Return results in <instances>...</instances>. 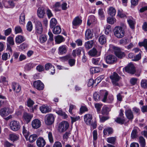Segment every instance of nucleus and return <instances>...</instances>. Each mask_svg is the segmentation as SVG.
<instances>
[{"label": "nucleus", "mask_w": 147, "mask_h": 147, "mask_svg": "<svg viewBox=\"0 0 147 147\" xmlns=\"http://www.w3.org/2000/svg\"><path fill=\"white\" fill-rule=\"evenodd\" d=\"M115 35L118 38H121L124 35V31L123 28L119 26L116 27L114 30Z\"/></svg>", "instance_id": "obj_1"}, {"label": "nucleus", "mask_w": 147, "mask_h": 147, "mask_svg": "<svg viewBox=\"0 0 147 147\" xmlns=\"http://www.w3.org/2000/svg\"><path fill=\"white\" fill-rule=\"evenodd\" d=\"M10 126L11 129L14 131H18L21 127L20 123L16 121H11L10 123Z\"/></svg>", "instance_id": "obj_2"}, {"label": "nucleus", "mask_w": 147, "mask_h": 147, "mask_svg": "<svg viewBox=\"0 0 147 147\" xmlns=\"http://www.w3.org/2000/svg\"><path fill=\"white\" fill-rule=\"evenodd\" d=\"M123 71H125L128 73L134 74L136 72L135 67L132 63L129 64L126 67L123 68Z\"/></svg>", "instance_id": "obj_3"}, {"label": "nucleus", "mask_w": 147, "mask_h": 147, "mask_svg": "<svg viewBox=\"0 0 147 147\" xmlns=\"http://www.w3.org/2000/svg\"><path fill=\"white\" fill-rule=\"evenodd\" d=\"M110 78L112 80L113 84L115 86H118V82L120 79V78L118 74L115 72H114L113 74L110 76Z\"/></svg>", "instance_id": "obj_4"}, {"label": "nucleus", "mask_w": 147, "mask_h": 147, "mask_svg": "<svg viewBox=\"0 0 147 147\" xmlns=\"http://www.w3.org/2000/svg\"><path fill=\"white\" fill-rule=\"evenodd\" d=\"M54 117L53 115L52 114L47 115L45 117V123L47 125H51L54 122Z\"/></svg>", "instance_id": "obj_5"}, {"label": "nucleus", "mask_w": 147, "mask_h": 147, "mask_svg": "<svg viewBox=\"0 0 147 147\" xmlns=\"http://www.w3.org/2000/svg\"><path fill=\"white\" fill-rule=\"evenodd\" d=\"M43 31L42 25L41 22L37 20L35 22V33L37 35L41 34Z\"/></svg>", "instance_id": "obj_6"}, {"label": "nucleus", "mask_w": 147, "mask_h": 147, "mask_svg": "<svg viewBox=\"0 0 147 147\" xmlns=\"http://www.w3.org/2000/svg\"><path fill=\"white\" fill-rule=\"evenodd\" d=\"M69 124L67 122L63 121L59 124L58 130L60 132H63L66 130L68 128Z\"/></svg>", "instance_id": "obj_7"}, {"label": "nucleus", "mask_w": 147, "mask_h": 147, "mask_svg": "<svg viewBox=\"0 0 147 147\" xmlns=\"http://www.w3.org/2000/svg\"><path fill=\"white\" fill-rule=\"evenodd\" d=\"M33 86L39 90H43L44 88V85L40 80L34 81L33 83Z\"/></svg>", "instance_id": "obj_8"}, {"label": "nucleus", "mask_w": 147, "mask_h": 147, "mask_svg": "<svg viewBox=\"0 0 147 147\" xmlns=\"http://www.w3.org/2000/svg\"><path fill=\"white\" fill-rule=\"evenodd\" d=\"M117 61L116 57L113 55H110L107 56L106 59V63L109 64H111Z\"/></svg>", "instance_id": "obj_9"}, {"label": "nucleus", "mask_w": 147, "mask_h": 147, "mask_svg": "<svg viewBox=\"0 0 147 147\" xmlns=\"http://www.w3.org/2000/svg\"><path fill=\"white\" fill-rule=\"evenodd\" d=\"M40 110L43 113H46L51 111V107L47 105H43L40 107Z\"/></svg>", "instance_id": "obj_10"}, {"label": "nucleus", "mask_w": 147, "mask_h": 147, "mask_svg": "<svg viewBox=\"0 0 147 147\" xmlns=\"http://www.w3.org/2000/svg\"><path fill=\"white\" fill-rule=\"evenodd\" d=\"M92 115L90 114H86L84 116V120L88 125L91 124L92 121Z\"/></svg>", "instance_id": "obj_11"}, {"label": "nucleus", "mask_w": 147, "mask_h": 147, "mask_svg": "<svg viewBox=\"0 0 147 147\" xmlns=\"http://www.w3.org/2000/svg\"><path fill=\"white\" fill-rule=\"evenodd\" d=\"M100 100L104 102H106V99L108 94V92L107 91L105 90H101L99 92Z\"/></svg>", "instance_id": "obj_12"}, {"label": "nucleus", "mask_w": 147, "mask_h": 147, "mask_svg": "<svg viewBox=\"0 0 147 147\" xmlns=\"http://www.w3.org/2000/svg\"><path fill=\"white\" fill-rule=\"evenodd\" d=\"M11 113L8 107H4L0 110V115L3 117H5Z\"/></svg>", "instance_id": "obj_13"}, {"label": "nucleus", "mask_w": 147, "mask_h": 147, "mask_svg": "<svg viewBox=\"0 0 147 147\" xmlns=\"http://www.w3.org/2000/svg\"><path fill=\"white\" fill-rule=\"evenodd\" d=\"M93 37V32L90 29H87L85 32V39L86 40L91 39Z\"/></svg>", "instance_id": "obj_14"}, {"label": "nucleus", "mask_w": 147, "mask_h": 147, "mask_svg": "<svg viewBox=\"0 0 147 147\" xmlns=\"http://www.w3.org/2000/svg\"><path fill=\"white\" fill-rule=\"evenodd\" d=\"M41 125V122L40 120L37 119H35L33 120L32 122V127L34 129H36L40 127Z\"/></svg>", "instance_id": "obj_15"}, {"label": "nucleus", "mask_w": 147, "mask_h": 147, "mask_svg": "<svg viewBox=\"0 0 147 147\" xmlns=\"http://www.w3.org/2000/svg\"><path fill=\"white\" fill-rule=\"evenodd\" d=\"M125 113L127 119L130 121H132L134 118V115L131 110L130 109L126 110Z\"/></svg>", "instance_id": "obj_16"}, {"label": "nucleus", "mask_w": 147, "mask_h": 147, "mask_svg": "<svg viewBox=\"0 0 147 147\" xmlns=\"http://www.w3.org/2000/svg\"><path fill=\"white\" fill-rule=\"evenodd\" d=\"M12 88L13 90L16 93L19 92L21 89V87L18 83L13 82L12 84Z\"/></svg>", "instance_id": "obj_17"}, {"label": "nucleus", "mask_w": 147, "mask_h": 147, "mask_svg": "<svg viewBox=\"0 0 147 147\" xmlns=\"http://www.w3.org/2000/svg\"><path fill=\"white\" fill-rule=\"evenodd\" d=\"M67 49V47L66 45H62L59 47V53L61 55L65 54L66 53Z\"/></svg>", "instance_id": "obj_18"}, {"label": "nucleus", "mask_w": 147, "mask_h": 147, "mask_svg": "<svg viewBox=\"0 0 147 147\" xmlns=\"http://www.w3.org/2000/svg\"><path fill=\"white\" fill-rule=\"evenodd\" d=\"M82 51L84 53V50L82 48L80 47L77 49L73 51L72 55L74 57H76V54L77 55H80Z\"/></svg>", "instance_id": "obj_19"}, {"label": "nucleus", "mask_w": 147, "mask_h": 147, "mask_svg": "<svg viewBox=\"0 0 147 147\" xmlns=\"http://www.w3.org/2000/svg\"><path fill=\"white\" fill-rule=\"evenodd\" d=\"M36 144L39 147H43L45 145L46 142L44 139L41 138H38L36 142Z\"/></svg>", "instance_id": "obj_20"}, {"label": "nucleus", "mask_w": 147, "mask_h": 147, "mask_svg": "<svg viewBox=\"0 0 147 147\" xmlns=\"http://www.w3.org/2000/svg\"><path fill=\"white\" fill-rule=\"evenodd\" d=\"M82 22V20L79 17H77L74 19L72 23L73 26H79L81 24Z\"/></svg>", "instance_id": "obj_21"}, {"label": "nucleus", "mask_w": 147, "mask_h": 147, "mask_svg": "<svg viewBox=\"0 0 147 147\" xmlns=\"http://www.w3.org/2000/svg\"><path fill=\"white\" fill-rule=\"evenodd\" d=\"M45 14V10L42 7H39L37 10V15L40 18H44Z\"/></svg>", "instance_id": "obj_22"}, {"label": "nucleus", "mask_w": 147, "mask_h": 147, "mask_svg": "<svg viewBox=\"0 0 147 147\" xmlns=\"http://www.w3.org/2000/svg\"><path fill=\"white\" fill-rule=\"evenodd\" d=\"M15 40L16 43L19 44L24 41L25 38L22 36L18 35L16 37Z\"/></svg>", "instance_id": "obj_23"}, {"label": "nucleus", "mask_w": 147, "mask_h": 147, "mask_svg": "<svg viewBox=\"0 0 147 147\" xmlns=\"http://www.w3.org/2000/svg\"><path fill=\"white\" fill-rule=\"evenodd\" d=\"M117 51H115V54L119 58L121 59L125 56V54L123 52L119 50V48H116Z\"/></svg>", "instance_id": "obj_24"}, {"label": "nucleus", "mask_w": 147, "mask_h": 147, "mask_svg": "<svg viewBox=\"0 0 147 147\" xmlns=\"http://www.w3.org/2000/svg\"><path fill=\"white\" fill-rule=\"evenodd\" d=\"M32 117L31 115L26 113H24L23 116L24 120L27 123H28L30 121Z\"/></svg>", "instance_id": "obj_25"}, {"label": "nucleus", "mask_w": 147, "mask_h": 147, "mask_svg": "<svg viewBox=\"0 0 147 147\" xmlns=\"http://www.w3.org/2000/svg\"><path fill=\"white\" fill-rule=\"evenodd\" d=\"M45 68L46 70H48L50 69H52L53 70V71H51V73L52 75L53 74L55 73V69L54 67L51 63H46L45 65Z\"/></svg>", "instance_id": "obj_26"}, {"label": "nucleus", "mask_w": 147, "mask_h": 147, "mask_svg": "<svg viewBox=\"0 0 147 147\" xmlns=\"http://www.w3.org/2000/svg\"><path fill=\"white\" fill-rule=\"evenodd\" d=\"M95 21V17L94 16H90L88 18L87 25L90 26L91 24L94 23Z\"/></svg>", "instance_id": "obj_27"}, {"label": "nucleus", "mask_w": 147, "mask_h": 147, "mask_svg": "<svg viewBox=\"0 0 147 147\" xmlns=\"http://www.w3.org/2000/svg\"><path fill=\"white\" fill-rule=\"evenodd\" d=\"M65 40V38L62 36L60 35L57 36L55 39V42L58 44L64 42Z\"/></svg>", "instance_id": "obj_28"}, {"label": "nucleus", "mask_w": 147, "mask_h": 147, "mask_svg": "<svg viewBox=\"0 0 147 147\" xmlns=\"http://www.w3.org/2000/svg\"><path fill=\"white\" fill-rule=\"evenodd\" d=\"M7 47L12 46L14 44L13 38L11 36H9L7 38Z\"/></svg>", "instance_id": "obj_29"}, {"label": "nucleus", "mask_w": 147, "mask_h": 147, "mask_svg": "<svg viewBox=\"0 0 147 147\" xmlns=\"http://www.w3.org/2000/svg\"><path fill=\"white\" fill-rule=\"evenodd\" d=\"M88 54L92 56H98L100 55L98 53L97 51L94 48H93L90 51L88 52Z\"/></svg>", "instance_id": "obj_30"}, {"label": "nucleus", "mask_w": 147, "mask_h": 147, "mask_svg": "<svg viewBox=\"0 0 147 147\" xmlns=\"http://www.w3.org/2000/svg\"><path fill=\"white\" fill-rule=\"evenodd\" d=\"M56 113L59 115L64 116L65 118L67 117V115L63 112L61 109L59 108H57L55 110Z\"/></svg>", "instance_id": "obj_31"}, {"label": "nucleus", "mask_w": 147, "mask_h": 147, "mask_svg": "<svg viewBox=\"0 0 147 147\" xmlns=\"http://www.w3.org/2000/svg\"><path fill=\"white\" fill-rule=\"evenodd\" d=\"M35 66L34 64L32 63H29L26 64L24 67L25 70L26 71H29Z\"/></svg>", "instance_id": "obj_32"}, {"label": "nucleus", "mask_w": 147, "mask_h": 147, "mask_svg": "<svg viewBox=\"0 0 147 147\" xmlns=\"http://www.w3.org/2000/svg\"><path fill=\"white\" fill-rule=\"evenodd\" d=\"M98 40L100 44L103 45L106 43V38L105 35H102L99 36Z\"/></svg>", "instance_id": "obj_33"}, {"label": "nucleus", "mask_w": 147, "mask_h": 147, "mask_svg": "<svg viewBox=\"0 0 147 147\" xmlns=\"http://www.w3.org/2000/svg\"><path fill=\"white\" fill-rule=\"evenodd\" d=\"M101 69L99 67H94L90 68V71L92 74L98 73L100 72Z\"/></svg>", "instance_id": "obj_34"}, {"label": "nucleus", "mask_w": 147, "mask_h": 147, "mask_svg": "<svg viewBox=\"0 0 147 147\" xmlns=\"http://www.w3.org/2000/svg\"><path fill=\"white\" fill-rule=\"evenodd\" d=\"M94 43L93 40H89L85 44V46L86 48L88 49L91 48Z\"/></svg>", "instance_id": "obj_35"}, {"label": "nucleus", "mask_w": 147, "mask_h": 147, "mask_svg": "<svg viewBox=\"0 0 147 147\" xmlns=\"http://www.w3.org/2000/svg\"><path fill=\"white\" fill-rule=\"evenodd\" d=\"M19 135L14 134H11L9 135L10 140L13 142L16 141L18 139Z\"/></svg>", "instance_id": "obj_36"}, {"label": "nucleus", "mask_w": 147, "mask_h": 147, "mask_svg": "<svg viewBox=\"0 0 147 147\" xmlns=\"http://www.w3.org/2000/svg\"><path fill=\"white\" fill-rule=\"evenodd\" d=\"M53 31L54 34H58L61 32V29L59 26H57L53 29Z\"/></svg>", "instance_id": "obj_37"}, {"label": "nucleus", "mask_w": 147, "mask_h": 147, "mask_svg": "<svg viewBox=\"0 0 147 147\" xmlns=\"http://www.w3.org/2000/svg\"><path fill=\"white\" fill-rule=\"evenodd\" d=\"M116 11L114 8L113 7H110L109 9L108 14L112 16H115Z\"/></svg>", "instance_id": "obj_38"}, {"label": "nucleus", "mask_w": 147, "mask_h": 147, "mask_svg": "<svg viewBox=\"0 0 147 147\" xmlns=\"http://www.w3.org/2000/svg\"><path fill=\"white\" fill-rule=\"evenodd\" d=\"M116 140V137H111L107 138V142L113 145L115 144Z\"/></svg>", "instance_id": "obj_39"}, {"label": "nucleus", "mask_w": 147, "mask_h": 147, "mask_svg": "<svg viewBox=\"0 0 147 147\" xmlns=\"http://www.w3.org/2000/svg\"><path fill=\"white\" fill-rule=\"evenodd\" d=\"M22 130V133L24 135L25 138L26 139H27L29 135V133L24 126H23Z\"/></svg>", "instance_id": "obj_40"}, {"label": "nucleus", "mask_w": 147, "mask_h": 147, "mask_svg": "<svg viewBox=\"0 0 147 147\" xmlns=\"http://www.w3.org/2000/svg\"><path fill=\"white\" fill-rule=\"evenodd\" d=\"M125 118L118 117L115 119V121L117 123L122 124H123L125 121Z\"/></svg>", "instance_id": "obj_41"}, {"label": "nucleus", "mask_w": 147, "mask_h": 147, "mask_svg": "<svg viewBox=\"0 0 147 147\" xmlns=\"http://www.w3.org/2000/svg\"><path fill=\"white\" fill-rule=\"evenodd\" d=\"M103 132L105 135H107L108 134H111L113 132V130L111 128L108 127L105 129L103 130Z\"/></svg>", "instance_id": "obj_42"}, {"label": "nucleus", "mask_w": 147, "mask_h": 147, "mask_svg": "<svg viewBox=\"0 0 147 147\" xmlns=\"http://www.w3.org/2000/svg\"><path fill=\"white\" fill-rule=\"evenodd\" d=\"M25 15L23 13L21 14L19 22L20 24H24L25 23Z\"/></svg>", "instance_id": "obj_43"}, {"label": "nucleus", "mask_w": 147, "mask_h": 147, "mask_svg": "<svg viewBox=\"0 0 147 147\" xmlns=\"http://www.w3.org/2000/svg\"><path fill=\"white\" fill-rule=\"evenodd\" d=\"M138 136V132L137 130L135 129H133L131 134V138L134 139L136 138Z\"/></svg>", "instance_id": "obj_44"}, {"label": "nucleus", "mask_w": 147, "mask_h": 147, "mask_svg": "<svg viewBox=\"0 0 147 147\" xmlns=\"http://www.w3.org/2000/svg\"><path fill=\"white\" fill-rule=\"evenodd\" d=\"M27 30L29 32H31L33 29V25L32 22L30 21L28 22L26 25Z\"/></svg>", "instance_id": "obj_45"}, {"label": "nucleus", "mask_w": 147, "mask_h": 147, "mask_svg": "<svg viewBox=\"0 0 147 147\" xmlns=\"http://www.w3.org/2000/svg\"><path fill=\"white\" fill-rule=\"evenodd\" d=\"M140 84L142 87L145 89H147V80H142Z\"/></svg>", "instance_id": "obj_46"}, {"label": "nucleus", "mask_w": 147, "mask_h": 147, "mask_svg": "<svg viewBox=\"0 0 147 147\" xmlns=\"http://www.w3.org/2000/svg\"><path fill=\"white\" fill-rule=\"evenodd\" d=\"M57 23L56 20L55 18H52L50 20V27L51 28H53L55 26Z\"/></svg>", "instance_id": "obj_47"}, {"label": "nucleus", "mask_w": 147, "mask_h": 147, "mask_svg": "<svg viewBox=\"0 0 147 147\" xmlns=\"http://www.w3.org/2000/svg\"><path fill=\"white\" fill-rule=\"evenodd\" d=\"M116 20V19L115 18L111 17H108L107 19V23L111 24H114Z\"/></svg>", "instance_id": "obj_48"}, {"label": "nucleus", "mask_w": 147, "mask_h": 147, "mask_svg": "<svg viewBox=\"0 0 147 147\" xmlns=\"http://www.w3.org/2000/svg\"><path fill=\"white\" fill-rule=\"evenodd\" d=\"M127 22L130 27L132 29H133L135 24V21L133 20L129 19L127 20Z\"/></svg>", "instance_id": "obj_49"}, {"label": "nucleus", "mask_w": 147, "mask_h": 147, "mask_svg": "<svg viewBox=\"0 0 147 147\" xmlns=\"http://www.w3.org/2000/svg\"><path fill=\"white\" fill-rule=\"evenodd\" d=\"M139 46H144L146 50H147V39H145L143 42L139 43Z\"/></svg>", "instance_id": "obj_50"}, {"label": "nucleus", "mask_w": 147, "mask_h": 147, "mask_svg": "<svg viewBox=\"0 0 147 147\" xmlns=\"http://www.w3.org/2000/svg\"><path fill=\"white\" fill-rule=\"evenodd\" d=\"M36 135L34 134L30 135L29 138V140L30 142H33L37 138Z\"/></svg>", "instance_id": "obj_51"}, {"label": "nucleus", "mask_w": 147, "mask_h": 147, "mask_svg": "<svg viewBox=\"0 0 147 147\" xmlns=\"http://www.w3.org/2000/svg\"><path fill=\"white\" fill-rule=\"evenodd\" d=\"M93 98L95 101H99L100 100L99 92H95L93 94Z\"/></svg>", "instance_id": "obj_52"}, {"label": "nucleus", "mask_w": 147, "mask_h": 147, "mask_svg": "<svg viewBox=\"0 0 147 147\" xmlns=\"http://www.w3.org/2000/svg\"><path fill=\"white\" fill-rule=\"evenodd\" d=\"M139 142L141 146L142 147H144L145 145V141L144 138L142 136H140L139 138Z\"/></svg>", "instance_id": "obj_53"}, {"label": "nucleus", "mask_w": 147, "mask_h": 147, "mask_svg": "<svg viewBox=\"0 0 147 147\" xmlns=\"http://www.w3.org/2000/svg\"><path fill=\"white\" fill-rule=\"evenodd\" d=\"M10 57V55L9 53H4L2 55V58L3 60L6 61L9 57Z\"/></svg>", "instance_id": "obj_54"}, {"label": "nucleus", "mask_w": 147, "mask_h": 147, "mask_svg": "<svg viewBox=\"0 0 147 147\" xmlns=\"http://www.w3.org/2000/svg\"><path fill=\"white\" fill-rule=\"evenodd\" d=\"M123 97L124 96L122 92L118 93L117 95V100L120 101H121L122 100Z\"/></svg>", "instance_id": "obj_55"}, {"label": "nucleus", "mask_w": 147, "mask_h": 147, "mask_svg": "<svg viewBox=\"0 0 147 147\" xmlns=\"http://www.w3.org/2000/svg\"><path fill=\"white\" fill-rule=\"evenodd\" d=\"M110 111V109L106 106H104L102 108V113L103 114H107Z\"/></svg>", "instance_id": "obj_56"}, {"label": "nucleus", "mask_w": 147, "mask_h": 147, "mask_svg": "<svg viewBox=\"0 0 147 147\" xmlns=\"http://www.w3.org/2000/svg\"><path fill=\"white\" fill-rule=\"evenodd\" d=\"M15 32L16 34L21 33L22 31V30L20 26H17L15 28Z\"/></svg>", "instance_id": "obj_57"}, {"label": "nucleus", "mask_w": 147, "mask_h": 147, "mask_svg": "<svg viewBox=\"0 0 147 147\" xmlns=\"http://www.w3.org/2000/svg\"><path fill=\"white\" fill-rule=\"evenodd\" d=\"M141 57V52H140L137 55L135 56H134L132 60L134 61H137L140 59Z\"/></svg>", "instance_id": "obj_58"}, {"label": "nucleus", "mask_w": 147, "mask_h": 147, "mask_svg": "<svg viewBox=\"0 0 147 147\" xmlns=\"http://www.w3.org/2000/svg\"><path fill=\"white\" fill-rule=\"evenodd\" d=\"M117 15L121 18H124L126 16L125 14L123 13L122 10L121 9H119L118 10Z\"/></svg>", "instance_id": "obj_59"}, {"label": "nucleus", "mask_w": 147, "mask_h": 147, "mask_svg": "<svg viewBox=\"0 0 147 147\" xmlns=\"http://www.w3.org/2000/svg\"><path fill=\"white\" fill-rule=\"evenodd\" d=\"M27 106L29 107H32L34 104V102L31 99H29L27 102Z\"/></svg>", "instance_id": "obj_60"}, {"label": "nucleus", "mask_w": 147, "mask_h": 147, "mask_svg": "<svg viewBox=\"0 0 147 147\" xmlns=\"http://www.w3.org/2000/svg\"><path fill=\"white\" fill-rule=\"evenodd\" d=\"M104 78V75H100L95 79V81L97 82V84H98Z\"/></svg>", "instance_id": "obj_61"}, {"label": "nucleus", "mask_w": 147, "mask_h": 147, "mask_svg": "<svg viewBox=\"0 0 147 147\" xmlns=\"http://www.w3.org/2000/svg\"><path fill=\"white\" fill-rule=\"evenodd\" d=\"M39 40L40 42L42 43H44L47 40L46 36L45 35H42L39 37Z\"/></svg>", "instance_id": "obj_62"}, {"label": "nucleus", "mask_w": 147, "mask_h": 147, "mask_svg": "<svg viewBox=\"0 0 147 147\" xmlns=\"http://www.w3.org/2000/svg\"><path fill=\"white\" fill-rule=\"evenodd\" d=\"M98 13L99 16L101 18L102 20H103L104 18V12L102 9H100L98 10Z\"/></svg>", "instance_id": "obj_63"}, {"label": "nucleus", "mask_w": 147, "mask_h": 147, "mask_svg": "<svg viewBox=\"0 0 147 147\" xmlns=\"http://www.w3.org/2000/svg\"><path fill=\"white\" fill-rule=\"evenodd\" d=\"M100 59V58H93L92 60V63L96 65H98L99 64Z\"/></svg>", "instance_id": "obj_64"}]
</instances>
